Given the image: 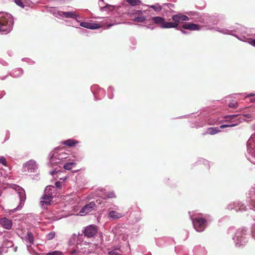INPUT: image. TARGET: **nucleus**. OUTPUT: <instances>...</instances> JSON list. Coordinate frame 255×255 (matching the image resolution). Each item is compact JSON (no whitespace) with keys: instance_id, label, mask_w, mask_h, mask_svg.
Segmentation results:
<instances>
[{"instance_id":"obj_1","label":"nucleus","mask_w":255,"mask_h":255,"mask_svg":"<svg viewBox=\"0 0 255 255\" xmlns=\"http://www.w3.org/2000/svg\"><path fill=\"white\" fill-rule=\"evenodd\" d=\"M10 17L3 12L0 13V32L8 33L11 29Z\"/></svg>"},{"instance_id":"obj_2","label":"nucleus","mask_w":255,"mask_h":255,"mask_svg":"<svg viewBox=\"0 0 255 255\" xmlns=\"http://www.w3.org/2000/svg\"><path fill=\"white\" fill-rule=\"evenodd\" d=\"M152 20L154 23L157 24L161 28H176L178 26L177 23L166 22L164 18L160 16L153 17Z\"/></svg>"},{"instance_id":"obj_3","label":"nucleus","mask_w":255,"mask_h":255,"mask_svg":"<svg viewBox=\"0 0 255 255\" xmlns=\"http://www.w3.org/2000/svg\"><path fill=\"white\" fill-rule=\"evenodd\" d=\"M51 188H54V186H47L45 190V192L43 195L42 196L40 201V204L41 206L44 205L47 206L50 204L52 199V193L51 191Z\"/></svg>"},{"instance_id":"obj_4","label":"nucleus","mask_w":255,"mask_h":255,"mask_svg":"<svg viewBox=\"0 0 255 255\" xmlns=\"http://www.w3.org/2000/svg\"><path fill=\"white\" fill-rule=\"evenodd\" d=\"M194 228L197 232H202L206 227V220L201 217L191 218Z\"/></svg>"},{"instance_id":"obj_5","label":"nucleus","mask_w":255,"mask_h":255,"mask_svg":"<svg viewBox=\"0 0 255 255\" xmlns=\"http://www.w3.org/2000/svg\"><path fill=\"white\" fill-rule=\"evenodd\" d=\"M239 115H228L225 116L224 118L227 119L226 122H236L239 121V123L242 122V120L246 121L247 119H250V120H252L254 118V117L252 115L247 114H244L243 116H241L240 118L238 119H236V118L238 117Z\"/></svg>"},{"instance_id":"obj_6","label":"nucleus","mask_w":255,"mask_h":255,"mask_svg":"<svg viewBox=\"0 0 255 255\" xmlns=\"http://www.w3.org/2000/svg\"><path fill=\"white\" fill-rule=\"evenodd\" d=\"M98 227L95 225H90L86 226L83 232L84 236L88 238L94 237L98 232Z\"/></svg>"},{"instance_id":"obj_7","label":"nucleus","mask_w":255,"mask_h":255,"mask_svg":"<svg viewBox=\"0 0 255 255\" xmlns=\"http://www.w3.org/2000/svg\"><path fill=\"white\" fill-rule=\"evenodd\" d=\"M67 157V153L65 152H62L60 153H53L50 156V162L51 164H53L57 163L55 161L56 159L62 160L64 159H66Z\"/></svg>"},{"instance_id":"obj_8","label":"nucleus","mask_w":255,"mask_h":255,"mask_svg":"<svg viewBox=\"0 0 255 255\" xmlns=\"http://www.w3.org/2000/svg\"><path fill=\"white\" fill-rule=\"evenodd\" d=\"M95 203L93 202H91L89 204H88L83 207L80 210V213L82 214V215L87 214L91 212L92 211L95 210Z\"/></svg>"},{"instance_id":"obj_9","label":"nucleus","mask_w":255,"mask_h":255,"mask_svg":"<svg viewBox=\"0 0 255 255\" xmlns=\"http://www.w3.org/2000/svg\"><path fill=\"white\" fill-rule=\"evenodd\" d=\"M172 19L174 21L173 23H177L178 24V22L190 20V18L187 16L181 13L173 15L172 17Z\"/></svg>"},{"instance_id":"obj_10","label":"nucleus","mask_w":255,"mask_h":255,"mask_svg":"<svg viewBox=\"0 0 255 255\" xmlns=\"http://www.w3.org/2000/svg\"><path fill=\"white\" fill-rule=\"evenodd\" d=\"M0 224L3 228L10 230L12 227V223L11 220L4 217L0 219Z\"/></svg>"},{"instance_id":"obj_11","label":"nucleus","mask_w":255,"mask_h":255,"mask_svg":"<svg viewBox=\"0 0 255 255\" xmlns=\"http://www.w3.org/2000/svg\"><path fill=\"white\" fill-rule=\"evenodd\" d=\"M182 27L185 29L190 30H199L200 29L199 25L190 22L184 23Z\"/></svg>"},{"instance_id":"obj_12","label":"nucleus","mask_w":255,"mask_h":255,"mask_svg":"<svg viewBox=\"0 0 255 255\" xmlns=\"http://www.w3.org/2000/svg\"><path fill=\"white\" fill-rule=\"evenodd\" d=\"M80 25L82 27L91 29H94L100 27L98 24L87 22H82L80 23Z\"/></svg>"},{"instance_id":"obj_13","label":"nucleus","mask_w":255,"mask_h":255,"mask_svg":"<svg viewBox=\"0 0 255 255\" xmlns=\"http://www.w3.org/2000/svg\"><path fill=\"white\" fill-rule=\"evenodd\" d=\"M108 216L110 218L115 220L124 217L125 214L123 213H119L116 211H111L109 213Z\"/></svg>"},{"instance_id":"obj_14","label":"nucleus","mask_w":255,"mask_h":255,"mask_svg":"<svg viewBox=\"0 0 255 255\" xmlns=\"http://www.w3.org/2000/svg\"><path fill=\"white\" fill-rule=\"evenodd\" d=\"M78 143V141L73 139H69L62 142V144L68 147H73Z\"/></svg>"},{"instance_id":"obj_15","label":"nucleus","mask_w":255,"mask_h":255,"mask_svg":"<svg viewBox=\"0 0 255 255\" xmlns=\"http://www.w3.org/2000/svg\"><path fill=\"white\" fill-rule=\"evenodd\" d=\"M236 238L238 242L237 243V245L239 244V246L242 245L243 243L246 242V237H243L241 235V233L238 232L236 234Z\"/></svg>"},{"instance_id":"obj_16","label":"nucleus","mask_w":255,"mask_h":255,"mask_svg":"<svg viewBox=\"0 0 255 255\" xmlns=\"http://www.w3.org/2000/svg\"><path fill=\"white\" fill-rule=\"evenodd\" d=\"M62 16L66 18H76L77 15L75 12H63Z\"/></svg>"},{"instance_id":"obj_17","label":"nucleus","mask_w":255,"mask_h":255,"mask_svg":"<svg viewBox=\"0 0 255 255\" xmlns=\"http://www.w3.org/2000/svg\"><path fill=\"white\" fill-rule=\"evenodd\" d=\"M24 166L27 167L28 169H30L31 170H34L36 167V163L33 160L28 161L24 164Z\"/></svg>"},{"instance_id":"obj_18","label":"nucleus","mask_w":255,"mask_h":255,"mask_svg":"<svg viewBox=\"0 0 255 255\" xmlns=\"http://www.w3.org/2000/svg\"><path fill=\"white\" fill-rule=\"evenodd\" d=\"M220 131V130L218 128L215 127V128H210L207 129V133L213 135L217 133Z\"/></svg>"},{"instance_id":"obj_19","label":"nucleus","mask_w":255,"mask_h":255,"mask_svg":"<svg viewBox=\"0 0 255 255\" xmlns=\"http://www.w3.org/2000/svg\"><path fill=\"white\" fill-rule=\"evenodd\" d=\"M25 240L30 244H33L34 242V237L33 234L30 232H27V235L25 236Z\"/></svg>"},{"instance_id":"obj_20","label":"nucleus","mask_w":255,"mask_h":255,"mask_svg":"<svg viewBox=\"0 0 255 255\" xmlns=\"http://www.w3.org/2000/svg\"><path fill=\"white\" fill-rule=\"evenodd\" d=\"M130 218H131V222L133 223H136L139 222L141 219L140 215L139 214H136V215L132 214L130 216Z\"/></svg>"},{"instance_id":"obj_21","label":"nucleus","mask_w":255,"mask_h":255,"mask_svg":"<svg viewBox=\"0 0 255 255\" xmlns=\"http://www.w3.org/2000/svg\"><path fill=\"white\" fill-rule=\"evenodd\" d=\"M77 165L75 162H68L66 163L63 167L65 169L70 170Z\"/></svg>"},{"instance_id":"obj_22","label":"nucleus","mask_w":255,"mask_h":255,"mask_svg":"<svg viewBox=\"0 0 255 255\" xmlns=\"http://www.w3.org/2000/svg\"><path fill=\"white\" fill-rule=\"evenodd\" d=\"M127 2L132 6L139 5L141 3L139 0H127Z\"/></svg>"},{"instance_id":"obj_23","label":"nucleus","mask_w":255,"mask_h":255,"mask_svg":"<svg viewBox=\"0 0 255 255\" xmlns=\"http://www.w3.org/2000/svg\"><path fill=\"white\" fill-rule=\"evenodd\" d=\"M146 18L144 16H137L133 19V21L137 22H142L144 21Z\"/></svg>"},{"instance_id":"obj_24","label":"nucleus","mask_w":255,"mask_h":255,"mask_svg":"<svg viewBox=\"0 0 255 255\" xmlns=\"http://www.w3.org/2000/svg\"><path fill=\"white\" fill-rule=\"evenodd\" d=\"M238 122L236 123L235 124H233L232 125H223L220 126L221 128H224L228 127H233L237 126L239 125L240 123H239V121H237Z\"/></svg>"},{"instance_id":"obj_25","label":"nucleus","mask_w":255,"mask_h":255,"mask_svg":"<svg viewBox=\"0 0 255 255\" xmlns=\"http://www.w3.org/2000/svg\"><path fill=\"white\" fill-rule=\"evenodd\" d=\"M151 8H153L156 11H160L161 9V7L159 4H156L155 5H152L150 6Z\"/></svg>"},{"instance_id":"obj_26","label":"nucleus","mask_w":255,"mask_h":255,"mask_svg":"<svg viewBox=\"0 0 255 255\" xmlns=\"http://www.w3.org/2000/svg\"><path fill=\"white\" fill-rule=\"evenodd\" d=\"M238 106V103L237 102H235L234 101H233L232 102H230L229 103V107L231 108H237Z\"/></svg>"},{"instance_id":"obj_27","label":"nucleus","mask_w":255,"mask_h":255,"mask_svg":"<svg viewBox=\"0 0 255 255\" xmlns=\"http://www.w3.org/2000/svg\"><path fill=\"white\" fill-rule=\"evenodd\" d=\"M62 255V252H61L60 251H57L49 252L47 254V255Z\"/></svg>"},{"instance_id":"obj_28","label":"nucleus","mask_w":255,"mask_h":255,"mask_svg":"<svg viewBox=\"0 0 255 255\" xmlns=\"http://www.w3.org/2000/svg\"><path fill=\"white\" fill-rule=\"evenodd\" d=\"M15 3L19 6L24 8V5L22 2V0H14Z\"/></svg>"},{"instance_id":"obj_29","label":"nucleus","mask_w":255,"mask_h":255,"mask_svg":"<svg viewBox=\"0 0 255 255\" xmlns=\"http://www.w3.org/2000/svg\"><path fill=\"white\" fill-rule=\"evenodd\" d=\"M55 234L54 232H50L47 235V238L48 240H52L55 237Z\"/></svg>"},{"instance_id":"obj_30","label":"nucleus","mask_w":255,"mask_h":255,"mask_svg":"<svg viewBox=\"0 0 255 255\" xmlns=\"http://www.w3.org/2000/svg\"><path fill=\"white\" fill-rule=\"evenodd\" d=\"M107 196L110 198H113L116 197V196L114 192H110L107 193Z\"/></svg>"},{"instance_id":"obj_31","label":"nucleus","mask_w":255,"mask_h":255,"mask_svg":"<svg viewBox=\"0 0 255 255\" xmlns=\"http://www.w3.org/2000/svg\"><path fill=\"white\" fill-rule=\"evenodd\" d=\"M0 163L4 166H6V161L5 158L3 156H0Z\"/></svg>"},{"instance_id":"obj_32","label":"nucleus","mask_w":255,"mask_h":255,"mask_svg":"<svg viewBox=\"0 0 255 255\" xmlns=\"http://www.w3.org/2000/svg\"><path fill=\"white\" fill-rule=\"evenodd\" d=\"M108 254L109 255H122L121 254H119L117 252V250H114L113 251H109L108 252Z\"/></svg>"},{"instance_id":"obj_33","label":"nucleus","mask_w":255,"mask_h":255,"mask_svg":"<svg viewBox=\"0 0 255 255\" xmlns=\"http://www.w3.org/2000/svg\"><path fill=\"white\" fill-rule=\"evenodd\" d=\"M62 183L61 182H59V181H57L55 182V186L57 188H61V187H62Z\"/></svg>"},{"instance_id":"obj_34","label":"nucleus","mask_w":255,"mask_h":255,"mask_svg":"<svg viewBox=\"0 0 255 255\" xmlns=\"http://www.w3.org/2000/svg\"><path fill=\"white\" fill-rule=\"evenodd\" d=\"M104 8H107L108 9L112 11L114 9V6L112 5H107L106 6L104 7Z\"/></svg>"},{"instance_id":"obj_35","label":"nucleus","mask_w":255,"mask_h":255,"mask_svg":"<svg viewBox=\"0 0 255 255\" xmlns=\"http://www.w3.org/2000/svg\"><path fill=\"white\" fill-rule=\"evenodd\" d=\"M249 43L254 46H255V39H250Z\"/></svg>"},{"instance_id":"obj_36","label":"nucleus","mask_w":255,"mask_h":255,"mask_svg":"<svg viewBox=\"0 0 255 255\" xmlns=\"http://www.w3.org/2000/svg\"><path fill=\"white\" fill-rule=\"evenodd\" d=\"M67 179V177H62V178H60V180H62L63 181L66 180Z\"/></svg>"},{"instance_id":"obj_37","label":"nucleus","mask_w":255,"mask_h":255,"mask_svg":"<svg viewBox=\"0 0 255 255\" xmlns=\"http://www.w3.org/2000/svg\"><path fill=\"white\" fill-rule=\"evenodd\" d=\"M251 102H255V98H252L250 99Z\"/></svg>"},{"instance_id":"obj_38","label":"nucleus","mask_w":255,"mask_h":255,"mask_svg":"<svg viewBox=\"0 0 255 255\" xmlns=\"http://www.w3.org/2000/svg\"><path fill=\"white\" fill-rule=\"evenodd\" d=\"M55 172H56V171H55L53 170L52 171H51V172H50V174H51V175H54V173H55Z\"/></svg>"},{"instance_id":"obj_39","label":"nucleus","mask_w":255,"mask_h":255,"mask_svg":"<svg viewBox=\"0 0 255 255\" xmlns=\"http://www.w3.org/2000/svg\"><path fill=\"white\" fill-rule=\"evenodd\" d=\"M253 206L254 207V208L255 209V201H254L253 203Z\"/></svg>"},{"instance_id":"obj_40","label":"nucleus","mask_w":255,"mask_h":255,"mask_svg":"<svg viewBox=\"0 0 255 255\" xmlns=\"http://www.w3.org/2000/svg\"><path fill=\"white\" fill-rule=\"evenodd\" d=\"M255 96V94L253 93H252V94H250L248 96L251 97V96Z\"/></svg>"},{"instance_id":"obj_41","label":"nucleus","mask_w":255,"mask_h":255,"mask_svg":"<svg viewBox=\"0 0 255 255\" xmlns=\"http://www.w3.org/2000/svg\"><path fill=\"white\" fill-rule=\"evenodd\" d=\"M181 31H182V33H184V34H185V33H187V32H186V31L183 30H181Z\"/></svg>"},{"instance_id":"obj_42","label":"nucleus","mask_w":255,"mask_h":255,"mask_svg":"<svg viewBox=\"0 0 255 255\" xmlns=\"http://www.w3.org/2000/svg\"><path fill=\"white\" fill-rule=\"evenodd\" d=\"M6 139L5 138H4L2 142H4Z\"/></svg>"},{"instance_id":"obj_43","label":"nucleus","mask_w":255,"mask_h":255,"mask_svg":"<svg viewBox=\"0 0 255 255\" xmlns=\"http://www.w3.org/2000/svg\"><path fill=\"white\" fill-rule=\"evenodd\" d=\"M79 170V169L77 170L75 172L78 171Z\"/></svg>"}]
</instances>
